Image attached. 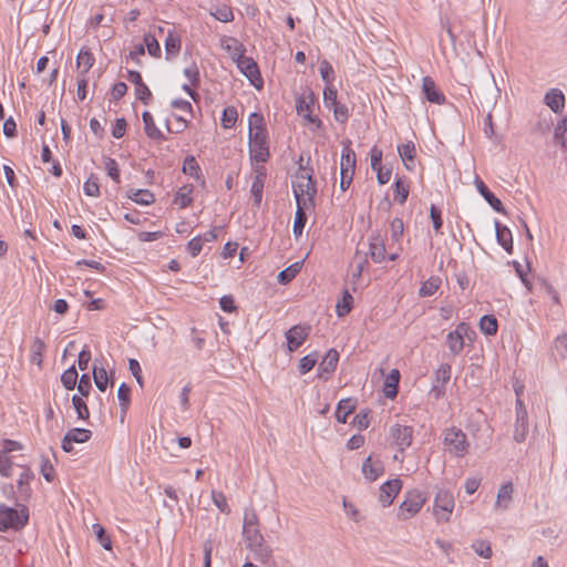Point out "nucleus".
<instances>
[{
	"label": "nucleus",
	"instance_id": "obj_22",
	"mask_svg": "<svg viewBox=\"0 0 567 567\" xmlns=\"http://www.w3.org/2000/svg\"><path fill=\"white\" fill-rule=\"evenodd\" d=\"M544 102L554 113H561L565 106V95L559 89H550L545 94Z\"/></svg>",
	"mask_w": 567,
	"mask_h": 567
},
{
	"label": "nucleus",
	"instance_id": "obj_39",
	"mask_svg": "<svg viewBox=\"0 0 567 567\" xmlns=\"http://www.w3.org/2000/svg\"><path fill=\"white\" fill-rule=\"evenodd\" d=\"M183 172L189 176L199 179L202 176L200 167L193 155L186 156L183 163Z\"/></svg>",
	"mask_w": 567,
	"mask_h": 567
},
{
	"label": "nucleus",
	"instance_id": "obj_55",
	"mask_svg": "<svg viewBox=\"0 0 567 567\" xmlns=\"http://www.w3.org/2000/svg\"><path fill=\"white\" fill-rule=\"evenodd\" d=\"M394 186H395L394 199L399 204L403 205L406 202L408 196H409V186L405 185L401 178H396Z\"/></svg>",
	"mask_w": 567,
	"mask_h": 567
},
{
	"label": "nucleus",
	"instance_id": "obj_28",
	"mask_svg": "<svg viewBox=\"0 0 567 567\" xmlns=\"http://www.w3.org/2000/svg\"><path fill=\"white\" fill-rule=\"evenodd\" d=\"M193 190L194 186L192 184L182 186L174 197V204L182 209L188 207L193 202Z\"/></svg>",
	"mask_w": 567,
	"mask_h": 567
},
{
	"label": "nucleus",
	"instance_id": "obj_57",
	"mask_svg": "<svg viewBox=\"0 0 567 567\" xmlns=\"http://www.w3.org/2000/svg\"><path fill=\"white\" fill-rule=\"evenodd\" d=\"M13 463L6 452H0V474L4 477L12 475Z\"/></svg>",
	"mask_w": 567,
	"mask_h": 567
},
{
	"label": "nucleus",
	"instance_id": "obj_44",
	"mask_svg": "<svg viewBox=\"0 0 567 567\" xmlns=\"http://www.w3.org/2000/svg\"><path fill=\"white\" fill-rule=\"evenodd\" d=\"M93 379H94V383H95L96 388L101 392H104L106 390L107 383H109V377H107L106 370L104 368H97L96 365H94Z\"/></svg>",
	"mask_w": 567,
	"mask_h": 567
},
{
	"label": "nucleus",
	"instance_id": "obj_46",
	"mask_svg": "<svg viewBox=\"0 0 567 567\" xmlns=\"http://www.w3.org/2000/svg\"><path fill=\"white\" fill-rule=\"evenodd\" d=\"M72 404L76 411L79 419L87 420L90 417L89 408L81 396H79L78 394H74L72 396Z\"/></svg>",
	"mask_w": 567,
	"mask_h": 567
},
{
	"label": "nucleus",
	"instance_id": "obj_8",
	"mask_svg": "<svg viewBox=\"0 0 567 567\" xmlns=\"http://www.w3.org/2000/svg\"><path fill=\"white\" fill-rule=\"evenodd\" d=\"M425 503V497L420 491H411L406 493L404 501L401 503L398 517L406 520L416 515Z\"/></svg>",
	"mask_w": 567,
	"mask_h": 567
},
{
	"label": "nucleus",
	"instance_id": "obj_10",
	"mask_svg": "<svg viewBox=\"0 0 567 567\" xmlns=\"http://www.w3.org/2000/svg\"><path fill=\"white\" fill-rule=\"evenodd\" d=\"M470 327L465 322L456 326L455 330L449 332L446 337V344L453 355H458L464 348V338L467 336Z\"/></svg>",
	"mask_w": 567,
	"mask_h": 567
},
{
	"label": "nucleus",
	"instance_id": "obj_6",
	"mask_svg": "<svg viewBox=\"0 0 567 567\" xmlns=\"http://www.w3.org/2000/svg\"><path fill=\"white\" fill-rule=\"evenodd\" d=\"M315 105V96L312 92H308L297 97L296 100V111L299 116H301L307 124L311 125V131H318L322 127V121L312 115V107Z\"/></svg>",
	"mask_w": 567,
	"mask_h": 567
},
{
	"label": "nucleus",
	"instance_id": "obj_52",
	"mask_svg": "<svg viewBox=\"0 0 567 567\" xmlns=\"http://www.w3.org/2000/svg\"><path fill=\"white\" fill-rule=\"evenodd\" d=\"M439 286H440L439 278L432 277L423 282V285L420 288V295L422 297L433 296L436 292V290L439 289Z\"/></svg>",
	"mask_w": 567,
	"mask_h": 567
},
{
	"label": "nucleus",
	"instance_id": "obj_56",
	"mask_svg": "<svg viewBox=\"0 0 567 567\" xmlns=\"http://www.w3.org/2000/svg\"><path fill=\"white\" fill-rule=\"evenodd\" d=\"M554 349L561 360L567 358V333H563L555 339Z\"/></svg>",
	"mask_w": 567,
	"mask_h": 567
},
{
	"label": "nucleus",
	"instance_id": "obj_13",
	"mask_svg": "<svg viewBox=\"0 0 567 567\" xmlns=\"http://www.w3.org/2000/svg\"><path fill=\"white\" fill-rule=\"evenodd\" d=\"M402 488V482L399 478L389 480L380 486L379 501L386 507L390 506L400 489Z\"/></svg>",
	"mask_w": 567,
	"mask_h": 567
},
{
	"label": "nucleus",
	"instance_id": "obj_20",
	"mask_svg": "<svg viewBox=\"0 0 567 567\" xmlns=\"http://www.w3.org/2000/svg\"><path fill=\"white\" fill-rule=\"evenodd\" d=\"M246 545L247 548H249V550L254 553V557L258 561L267 564L271 559L272 549L269 546L265 545L264 538L259 539V542H251Z\"/></svg>",
	"mask_w": 567,
	"mask_h": 567
},
{
	"label": "nucleus",
	"instance_id": "obj_42",
	"mask_svg": "<svg viewBox=\"0 0 567 567\" xmlns=\"http://www.w3.org/2000/svg\"><path fill=\"white\" fill-rule=\"evenodd\" d=\"M76 64L79 68H83V70L81 71L82 74L87 73L94 64V58L92 53L87 50H80L76 56Z\"/></svg>",
	"mask_w": 567,
	"mask_h": 567
},
{
	"label": "nucleus",
	"instance_id": "obj_29",
	"mask_svg": "<svg viewBox=\"0 0 567 567\" xmlns=\"http://www.w3.org/2000/svg\"><path fill=\"white\" fill-rule=\"evenodd\" d=\"M528 434V416H524V412H520V416H516L515 429H514V441L523 443L527 439Z\"/></svg>",
	"mask_w": 567,
	"mask_h": 567
},
{
	"label": "nucleus",
	"instance_id": "obj_33",
	"mask_svg": "<svg viewBox=\"0 0 567 567\" xmlns=\"http://www.w3.org/2000/svg\"><path fill=\"white\" fill-rule=\"evenodd\" d=\"M398 153L403 161L405 167L408 169H412V166L409 164L413 163L415 156V145L413 142H408L398 146Z\"/></svg>",
	"mask_w": 567,
	"mask_h": 567
},
{
	"label": "nucleus",
	"instance_id": "obj_49",
	"mask_svg": "<svg viewBox=\"0 0 567 567\" xmlns=\"http://www.w3.org/2000/svg\"><path fill=\"white\" fill-rule=\"evenodd\" d=\"M317 361H318V355L316 352L305 355L299 361V365H298L299 372L301 374L308 373L309 371H311L313 369Z\"/></svg>",
	"mask_w": 567,
	"mask_h": 567
},
{
	"label": "nucleus",
	"instance_id": "obj_16",
	"mask_svg": "<svg viewBox=\"0 0 567 567\" xmlns=\"http://www.w3.org/2000/svg\"><path fill=\"white\" fill-rule=\"evenodd\" d=\"M384 473L383 463L373 458L372 456H368L362 464V474L365 480L370 482L377 481Z\"/></svg>",
	"mask_w": 567,
	"mask_h": 567
},
{
	"label": "nucleus",
	"instance_id": "obj_30",
	"mask_svg": "<svg viewBox=\"0 0 567 567\" xmlns=\"http://www.w3.org/2000/svg\"><path fill=\"white\" fill-rule=\"evenodd\" d=\"M181 45V37L175 31H168L165 39L166 59L169 60L172 56H175L179 52Z\"/></svg>",
	"mask_w": 567,
	"mask_h": 567
},
{
	"label": "nucleus",
	"instance_id": "obj_59",
	"mask_svg": "<svg viewBox=\"0 0 567 567\" xmlns=\"http://www.w3.org/2000/svg\"><path fill=\"white\" fill-rule=\"evenodd\" d=\"M430 217H431V220H432L433 228H434L435 233L436 234H441V228H442V225H443L441 209L437 208L435 205H431V207H430Z\"/></svg>",
	"mask_w": 567,
	"mask_h": 567
},
{
	"label": "nucleus",
	"instance_id": "obj_38",
	"mask_svg": "<svg viewBox=\"0 0 567 567\" xmlns=\"http://www.w3.org/2000/svg\"><path fill=\"white\" fill-rule=\"evenodd\" d=\"M267 131L262 114L254 112L248 118V133H258Z\"/></svg>",
	"mask_w": 567,
	"mask_h": 567
},
{
	"label": "nucleus",
	"instance_id": "obj_7",
	"mask_svg": "<svg viewBox=\"0 0 567 567\" xmlns=\"http://www.w3.org/2000/svg\"><path fill=\"white\" fill-rule=\"evenodd\" d=\"M454 507L453 493L445 488L439 489L434 498V515L437 522H449Z\"/></svg>",
	"mask_w": 567,
	"mask_h": 567
},
{
	"label": "nucleus",
	"instance_id": "obj_43",
	"mask_svg": "<svg viewBox=\"0 0 567 567\" xmlns=\"http://www.w3.org/2000/svg\"><path fill=\"white\" fill-rule=\"evenodd\" d=\"M210 14L220 22H231L234 20V13L229 6L221 4L216 7Z\"/></svg>",
	"mask_w": 567,
	"mask_h": 567
},
{
	"label": "nucleus",
	"instance_id": "obj_17",
	"mask_svg": "<svg viewBox=\"0 0 567 567\" xmlns=\"http://www.w3.org/2000/svg\"><path fill=\"white\" fill-rule=\"evenodd\" d=\"M422 91L425 95V99L439 105L445 103V96L441 91L436 87L434 80L430 76H424L422 80Z\"/></svg>",
	"mask_w": 567,
	"mask_h": 567
},
{
	"label": "nucleus",
	"instance_id": "obj_58",
	"mask_svg": "<svg viewBox=\"0 0 567 567\" xmlns=\"http://www.w3.org/2000/svg\"><path fill=\"white\" fill-rule=\"evenodd\" d=\"M105 169L107 172V175L115 182L120 183V168L118 164L114 158L107 157L105 159Z\"/></svg>",
	"mask_w": 567,
	"mask_h": 567
},
{
	"label": "nucleus",
	"instance_id": "obj_4",
	"mask_svg": "<svg viewBox=\"0 0 567 567\" xmlns=\"http://www.w3.org/2000/svg\"><path fill=\"white\" fill-rule=\"evenodd\" d=\"M268 132L248 133L249 157L257 163H266L270 157Z\"/></svg>",
	"mask_w": 567,
	"mask_h": 567
},
{
	"label": "nucleus",
	"instance_id": "obj_11",
	"mask_svg": "<svg viewBox=\"0 0 567 567\" xmlns=\"http://www.w3.org/2000/svg\"><path fill=\"white\" fill-rule=\"evenodd\" d=\"M92 436V432L83 427H74L69 430L62 440V450L66 453L73 451L74 443H85Z\"/></svg>",
	"mask_w": 567,
	"mask_h": 567
},
{
	"label": "nucleus",
	"instance_id": "obj_45",
	"mask_svg": "<svg viewBox=\"0 0 567 567\" xmlns=\"http://www.w3.org/2000/svg\"><path fill=\"white\" fill-rule=\"evenodd\" d=\"M472 548L480 557H483L486 559L492 557L493 551H492L491 543L487 540L477 539V540L473 542Z\"/></svg>",
	"mask_w": 567,
	"mask_h": 567
},
{
	"label": "nucleus",
	"instance_id": "obj_64",
	"mask_svg": "<svg viewBox=\"0 0 567 567\" xmlns=\"http://www.w3.org/2000/svg\"><path fill=\"white\" fill-rule=\"evenodd\" d=\"M93 528L96 532V537L99 543L102 545V547L106 550H110L112 548V542L110 537L105 534V530L102 526L99 524H94Z\"/></svg>",
	"mask_w": 567,
	"mask_h": 567
},
{
	"label": "nucleus",
	"instance_id": "obj_41",
	"mask_svg": "<svg viewBox=\"0 0 567 567\" xmlns=\"http://www.w3.org/2000/svg\"><path fill=\"white\" fill-rule=\"evenodd\" d=\"M78 371L74 365L66 369L61 375V383L66 390H73L78 382Z\"/></svg>",
	"mask_w": 567,
	"mask_h": 567
},
{
	"label": "nucleus",
	"instance_id": "obj_19",
	"mask_svg": "<svg viewBox=\"0 0 567 567\" xmlns=\"http://www.w3.org/2000/svg\"><path fill=\"white\" fill-rule=\"evenodd\" d=\"M495 235L498 245H501L506 252H513V236L508 227L502 225L498 220L494 221Z\"/></svg>",
	"mask_w": 567,
	"mask_h": 567
},
{
	"label": "nucleus",
	"instance_id": "obj_60",
	"mask_svg": "<svg viewBox=\"0 0 567 567\" xmlns=\"http://www.w3.org/2000/svg\"><path fill=\"white\" fill-rule=\"evenodd\" d=\"M390 229H391V238L394 241H400V239L403 236V231H404L403 220L401 218H394L391 221Z\"/></svg>",
	"mask_w": 567,
	"mask_h": 567
},
{
	"label": "nucleus",
	"instance_id": "obj_63",
	"mask_svg": "<svg viewBox=\"0 0 567 567\" xmlns=\"http://www.w3.org/2000/svg\"><path fill=\"white\" fill-rule=\"evenodd\" d=\"M184 75L187 78V80L192 83V85H198L199 83V70L196 63H192L190 65L186 66L183 71Z\"/></svg>",
	"mask_w": 567,
	"mask_h": 567
},
{
	"label": "nucleus",
	"instance_id": "obj_37",
	"mask_svg": "<svg viewBox=\"0 0 567 567\" xmlns=\"http://www.w3.org/2000/svg\"><path fill=\"white\" fill-rule=\"evenodd\" d=\"M353 307V297L351 293L344 289L342 299L337 303L336 311L338 317H343L348 315Z\"/></svg>",
	"mask_w": 567,
	"mask_h": 567
},
{
	"label": "nucleus",
	"instance_id": "obj_9",
	"mask_svg": "<svg viewBox=\"0 0 567 567\" xmlns=\"http://www.w3.org/2000/svg\"><path fill=\"white\" fill-rule=\"evenodd\" d=\"M243 537L246 544L251 542H259L264 538L262 534L258 528V517L254 509H246L244 514L243 523Z\"/></svg>",
	"mask_w": 567,
	"mask_h": 567
},
{
	"label": "nucleus",
	"instance_id": "obj_18",
	"mask_svg": "<svg viewBox=\"0 0 567 567\" xmlns=\"http://www.w3.org/2000/svg\"><path fill=\"white\" fill-rule=\"evenodd\" d=\"M475 185L478 193L484 197V199L489 204V206L497 213L505 214V208L501 202L484 184V182L476 177Z\"/></svg>",
	"mask_w": 567,
	"mask_h": 567
},
{
	"label": "nucleus",
	"instance_id": "obj_12",
	"mask_svg": "<svg viewBox=\"0 0 567 567\" xmlns=\"http://www.w3.org/2000/svg\"><path fill=\"white\" fill-rule=\"evenodd\" d=\"M393 443L401 452L408 449L413 441V429L409 425L395 424L390 430Z\"/></svg>",
	"mask_w": 567,
	"mask_h": 567
},
{
	"label": "nucleus",
	"instance_id": "obj_14",
	"mask_svg": "<svg viewBox=\"0 0 567 567\" xmlns=\"http://www.w3.org/2000/svg\"><path fill=\"white\" fill-rule=\"evenodd\" d=\"M514 499V485L511 481L503 483L496 495V501L494 503V509L496 512H504L511 507V504Z\"/></svg>",
	"mask_w": 567,
	"mask_h": 567
},
{
	"label": "nucleus",
	"instance_id": "obj_61",
	"mask_svg": "<svg viewBox=\"0 0 567 567\" xmlns=\"http://www.w3.org/2000/svg\"><path fill=\"white\" fill-rule=\"evenodd\" d=\"M333 110L334 120L340 123H346L349 118V109L347 105L337 103L331 107Z\"/></svg>",
	"mask_w": 567,
	"mask_h": 567
},
{
	"label": "nucleus",
	"instance_id": "obj_2",
	"mask_svg": "<svg viewBox=\"0 0 567 567\" xmlns=\"http://www.w3.org/2000/svg\"><path fill=\"white\" fill-rule=\"evenodd\" d=\"M231 41L235 44L236 51L233 55V59L236 60L238 69L249 80L251 85H254L256 89H261L264 82L260 76L257 63L252 58L244 55L243 45L239 44L236 39H231Z\"/></svg>",
	"mask_w": 567,
	"mask_h": 567
},
{
	"label": "nucleus",
	"instance_id": "obj_48",
	"mask_svg": "<svg viewBox=\"0 0 567 567\" xmlns=\"http://www.w3.org/2000/svg\"><path fill=\"white\" fill-rule=\"evenodd\" d=\"M83 190L86 196L97 197L100 196L99 178L91 175L83 185Z\"/></svg>",
	"mask_w": 567,
	"mask_h": 567
},
{
	"label": "nucleus",
	"instance_id": "obj_25",
	"mask_svg": "<svg viewBox=\"0 0 567 567\" xmlns=\"http://www.w3.org/2000/svg\"><path fill=\"white\" fill-rule=\"evenodd\" d=\"M311 206L306 205V203L299 200V204H297V209L293 219V226H292V233L295 237H299L302 234V230L305 228V225L307 223V216H306V209L310 208Z\"/></svg>",
	"mask_w": 567,
	"mask_h": 567
},
{
	"label": "nucleus",
	"instance_id": "obj_31",
	"mask_svg": "<svg viewBox=\"0 0 567 567\" xmlns=\"http://www.w3.org/2000/svg\"><path fill=\"white\" fill-rule=\"evenodd\" d=\"M355 409V402L348 398L340 400L336 411V419L340 423H347V417L350 415Z\"/></svg>",
	"mask_w": 567,
	"mask_h": 567
},
{
	"label": "nucleus",
	"instance_id": "obj_53",
	"mask_svg": "<svg viewBox=\"0 0 567 567\" xmlns=\"http://www.w3.org/2000/svg\"><path fill=\"white\" fill-rule=\"evenodd\" d=\"M144 42L150 55L155 58H158L161 55V45L155 35L150 33L145 34Z\"/></svg>",
	"mask_w": 567,
	"mask_h": 567
},
{
	"label": "nucleus",
	"instance_id": "obj_35",
	"mask_svg": "<svg viewBox=\"0 0 567 567\" xmlns=\"http://www.w3.org/2000/svg\"><path fill=\"white\" fill-rule=\"evenodd\" d=\"M302 264L300 261H296L291 264L289 267L285 268L278 274V281L281 285L289 284L301 270Z\"/></svg>",
	"mask_w": 567,
	"mask_h": 567
},
{
	"label": "nucleus",
	"instance_id": "obj_40",
	"mask_svg": "<svg viewBox=\"0 0 567 567\" xmlns=\"http://www.w3.org/2000/svg\"><path fill=\"white\" fill-rule=\"evenodd\" d=\"M497 320L494 316L485 315L480 320V329L486 336H494L497 332Z\"/></svg>",
	"mask_w": 567,
	"mask_h": 567
},
{
	"label": "nucleus",
	"instance_id": "obj_21",
	"mask_svg": "<svg viewBox=\"0 0 567 567\" xmlns=\"http://www.w3.org/2000/svg\"><path fill=\"white\" fill-rule=\"evenodd\" d=\"M21 468H22V472L19 475L18 482H17V487H18V493L20 495V498L25 501L31 495L30 482L34 477V474L29 467L21 466Z\"/></svg>",
	"mask_w": 567,
	"mask_h": 567
},
{
	"label": "nucleus",
	"instance_id": "obj_54",
	"mask_svg": "<svg viewBox=\"0 0 567 567\" xmlns=\"http://www.w3.org/2000/svg\"><path fill=\"white\" fill-rule=\"evenodd\" d=\"M319 71L326 85H333L334 72L332 65L328 61L324 60L320 63Z\"/></svg>",
	"mask_w": 567,
	"mask_h": 567
},
{
	"label": "nucleus",
	"instance_id": "obj_32",
	"mask_svg": "<svg viewBox=\"0 0 567 567\" xmlns=\"http://www.w3.org/2000/svg\"><path fill=\"white\" fill-rule=\"evenodd\" d=\"M400 381V372L398 369L391 370L384 382L383 392L386 398H394L398 394V384Z\"/></svg>",
	"mask_w": 567,
	"mask_h": 567
},
{
	"label": "nucleus",
	"instance_id": "obj_36",
	"mask_svg": "<svg viewBox=\"0 0 567 567\" xmlns=\"http://www.w3.org/2000/svg\"><path fill=\"white\" fill-rule=\"evenodd\" d=\"M238 120V112L235 106H226L221 114V126L226 130L233 128Z\"/></svg>",
	"mask_w": 567,
	"mask_h": 567
},
{
	"label": "nucleus",
	"instance_id": "obj_15",
	"mask_svg": "<svg viewBox=\"0 0 567 567\" xmlns=\"http://www.w3.org/2000/svg\"><path fill=\"white\" fill-rule=\"evenodd\" d=\"M309 334V328L300 324L293 326L286 332L288 349L290 352L297 350Z\"/></svg>",
	"mask_w": 567,
	"mask_h": 567
},
{
	"label": "nucleus",
	"instance_id": "obj_3",
	"mask_svg": "<svg viewBox=\"0 0 567 567\" xmlns=\"http://www.w3.org/2000/svg\"><path fill=\"white\" fill-rule=\"evenodd\" d=\"M443 444L445 451H447L454 457H463L468 451L470 442L467 441L466 434L458 427L452 426L443 433Z\"/></svg>",
	"mask_w": 567,
	"mask_h": 567
},
{
	"label": "nucleus",
	"instance_id": "obj_5",
	"mask_svg": "<svg viewBox=\"0 0 567 567\" xmlns=\"http://www.w3.org/2000/svg\"><path fill=\"white\" fill-rule=\"evenodd\" d=\"M28 511L25 507L16 509L4 505L0 506V530L20 529L28 523Z\"/></svg>",
	"mask_w": 567,
	"mask_h": 567
},
{
	"label": "nucleus",
	"instance_id": "obj_24",
	"mask_svg": "<svg viewBox=\"0 0 567 567\" xmlns=\"http://www.w3.org/2000/svg\"><path fill=\"white\" fill-rule=\"evenodd\" d=\"M351 142L347 141L343 144L340 158V172L354 173L355 169V153L350 146Z\"/></svg>",
	"mask_w": 567,
	"mask_h": 567
},
{
	"label": "nucleus",
	"instance_id": "obj_51",
	"mask_svg": "<svg viewBox=\"0 0 567 567\" xmlns=\"http://www.w3.org/2000/svg\"><path fill=\"white\" fill-rule=\"evenodd\" d=\"M212 501L215 506L224 514L230 513V507L227 503L226 496L221 492L213 491L212 492Z\"/></svg>",
	"mask_w": 567,
	"mask_h": 567
},
{
	"label": "nucleus",
	"instance_id": "obj_26",
	"mask_svg": "<svg viewBox=\"0 0 567 567\" xmlns=\"http://www.w3.org/2000/svg\"><path fill=\"white\" fill-rule=\"evenodd\" d=\"M369 254L374 262L380 264L385 260V245L380 236L370 239Z\"/></svg>",
	"mask_w": 567,
	"mask_h": 567
},
{
	"label": "nucleus",
	"instance_id": "obj_34",
	"mask_svg": "<svg viewBox=\"0 0 567 567\" xmlns=\"http://www.w3.org/2000/svg\"><path fill=\"white\" fill-rule=\"evenodd\" d=\"M128 198L140 205H151L155 202L154 194L148 189H135L128 193Z\"/></svg>",
	"mask_w": 567,
	"mask_h": 567
},
{
	"label": "nucleus",
	"instance_id": "obj_47",
	"mask_svg": "<svg viewBox=\"0 0 567 567\" xmlns=\"http://www.w3.org/2000/svg\"><path fill=\"white\" fill-rule=\"evenodd\" d=\"M554 137L563 147H567V118H563L557 123Z\"/></svg>",
	"mask_w": 567,
	"mask_h": 567
},
{
	"label": "nucleus",
	"instance_id": "obj_1",
	"mask_svg": "<svg viewBox=\"0 0 567 567\" xmlns=\"http://www.w3.org/2000/svg\"><path fill=\"white\" fill-rule=\"evenodd\" d=\"M296 182L292 183V192L296 198V203L299 200L306 203V205L315 206L313 198L317 194L316 182L312 175L300 166L299 172L296 175Z\"/></svg>",
	"mask_w": 567,
	"mask_h": 567
},
{
	"label": "nucleus",
	"instance_id": "obj_62",
	"mask_svg": "<svg viewBox=\"0 0 567 567\" xmlns=\"http://www.w3.org/2000/svg\"><path fill=\"white\" fill-rule=\"evenodd\" d=\"M75 386L78 388V392L82 396H87L92 389L90 375L87 373H83L80 377L79 383Z\"/></svg>",
	"mask_w": 567,
	"mask_h": 567
},
{
	"label": "nucleus",
	"instance_id": "obj_23",
	"mask_svg": "<svg viewBox=\"0 0 567 567\" xmlns=\"http://www.w3.org/2000/svg\"><path fill=\"white\" fill-rule=\"evenodd\" d=\"M339 353L336 349H330L319 363L318 375L323 377V374H331L338 364Z\"/></svg>",
	"mask_w": 567,
	"mask_h": 567
},
{
	"label": "nucleus",
	"instance_id": "obj_50",
	"mask_svg": "<svg viewBox=\"0 0 567 567\" xmlns=\"http://www.w3.org/2000/svg\"><path fill=\"white\" fill-rule=\"evenodd\" d=\"M338 102V91L333 85H326L323 90V104L326 107L331 109Z\"/></svg>",
	"mask_w": 567,
	"mask_h": 567
},
{
	"label": "nucleus",
	"instance_id": "obj_27",
	"mask_svg": "<svg viewBox=\"0 0 567 567\" xmlns=\"http://www.w3.org/2000/svg\"><path fill=\"white\" fill-rule=\"evenodd\" d=\"M142 118L144 123V131L150 138L156 141L165 140V136L155 125L153 115L148 111L143 112Z\"/></svg>",
	"mask_w": 567,
	"mask_h": 567
}]
</instances>
